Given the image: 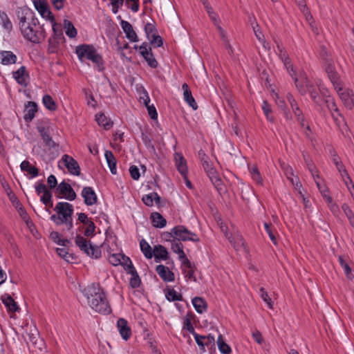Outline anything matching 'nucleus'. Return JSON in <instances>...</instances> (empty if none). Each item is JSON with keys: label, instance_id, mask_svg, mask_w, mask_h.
<instances>
[{"label": "nucleus", "instance_id": "obj_52", "mask_svg": "<svg viewBox=\"0 0 354 354\" xmlns=\"http://www.w3.org/2000/svg\"><path fill=\"white\" fill-rule=\"evenodd\" d=\"M183 328L192 333L194 336V334H197L195 333L194 328L192 324L191 318L189 317V314H187L184 319Z\"/></svg>", "mask_w": 354, "mask_h": 354}, {"label": "nucleus", "instance_id": "obj_20", "mask_svg": "<svg viewBox=\"0 0 354 354\" xmlns=\"http://www.w3.org/2000/svg\"><path fill=\"white\" fill-rule=\"evenodd\" d=\"M251 26L252 28L254 34L258 41L262 44L263 48L266 51H269L270 50V46L269 44L266 41L264 35L263 34L259 24L257 23H251Z\"/></svg>", "mask_w": 354, "mask_h": 354}, {"label": "nucleus", "instance_id": "obj_17", "mask_svg": "<svg viewBox=\"0 0 354 354\" xmlns=\"http://www.w3.org/2000/svg\"><path fill=\"white\" fill-rule=\"evenodd\" d=\"M82 196L86 205L91 206L97 203V196L93 189L91 187H84L82 191Z\"/></svg>", "mask_w": 354, "mask_h": 354}, {"label": "nucleus", "instance_id": "obj_9", "mask_svg": "<svg viewBox=\"0 0 354 354\" xmlns=\"http://www.w3.org/2000/svg\"><path fill=\"white\" fill-rule=\"evenodd\" d=\"M55 193L57 194V198H64L65 199L71 201H74L77 196L71 186L64 181L58 185L56 188Z\"/></svg>", "mask_w": 354, "mask_h": 354}, {"label": "nucleus", "instance_id": "obj_29", "mask_svg": "<svg viewBox=\"0 0 354 354\" xmlns=\"http://www.w3.org/2000/svg\"><path fill=\"white\" fill-rule=\"evenodd\" d=\"M153 256L155 257V261L159 262L160 260L167 259L168 252L164 246L157 245L154 246Z\"/></svg>", "mask_w": 354, "mask_h": 354}, {"label": "nucleus", "instance_id": "obj_27", "mask_svg": "<svg viewBox=\"0 0 354 354\" xmlns=\"http://www.w3.org/2000/svg\"><path fill=\"white\" fill-rule=\"evenodd\" d=\"M183 90V96L185 101L193 108V109L196 110L198 108L197 104L192 95V92L188 86V85L185 83L182 86Z\"/></svg>", "mask_w": 354, "mask_h": 354}, {"label": "nucleus", "instance_id": "obj_7", "mask_svg": "<svg viewBox=\"0 0 354 354\" xmlns=\"http://www.w3.org/2000/svg\"><path fill=\"white\" fill-rule=\"evenodd\" d=\"M194 339L203 352L212 353L215 351V337L214 335L211 334L208 335L194 334Z\"/></svg>", "mask_w": 354, "mask_h": 354}, {"label": "nucleus", "instance_id": "obj_63", "mask_svg": "<svg viewBox=\"0 0 354 354\" xmlns=\"http://www.w3.org/2000/svg\"><path fill=\"white\" fill-rule=\"evenodd\" d=\"M210 180L214 184V185L215 186L218 191L222 189V181L218 175L212 176V178H210Z\"/></svg>", "mask_w": 354, "mask_h": 354}, {"label": "nucleus", "instance_id": "obj_32", "mask_svg": "<svg viewBox=\"0 0 354 354\" xmlns=\"http://www.w3.org/2000/svg\"><path fill=\"white\" fill-rule=\"evenodd\" d=\"M142 202L148 207H151L155 201L157 205L160 203V197L156 192H151L142 196Z\"/></svg>", "mask_w": 354, "mask_h": 354}, {"label": "nucleus", "instance_id": "obj_22", "mask_svg": "<svg viewBox=\"0 0 354 354\" xmlns=\"http://www.w3.org/2000/svg\"><path fill=\"white\" fill-rule=\"evenodd\" d=\"M37 130L47 147L49 148H55L57 147V145L53 140L50 136L48 128L46 129L44 126H38Z\"/></svg>", "mask_w": 354, "mask_h": 354}, {"label": "nucleus", "instance_id": "obj_40", "mask_svg": "<svg viewBox=\"0 0 354 354\" xmlns=\"http://www.w3.org/2000/svg\"><path fill=\"white\" fill-rule=\"evenodd\" d=\"M21 169L24 171L28 172L32 177L38 176L39 170L35 167L31 166L29 161L24 160L20 165Z\"/></svg>", "mask_w": 354, "mask_h": 354}, {"label": "nucleus", "instance_id": "obj_46", "mask_svg": "<svg viewBox=\"0 0 354 354\" xmlns=\"http://www.w3.org/2000/svg\"><path fill=\"white\" fill-rule=\"evenodd\" d=\"M43 103L44 106L50 111H55L57 109V105L55 101L53 100L51 96L49 95H45L43 97Z\"/></svg>", "mask_w": 354, "mask_h": 354}, {"label": "nucleus", "instance_id": "obj_5", "mask_svg": "<svg viewBox=\"0 0 354 354\" xmlns=\"http://www.w3.org/2000/svg\"><path fill=\"white\" fill-rule=\"evenodd\" d=\"M75 244L80 249L91 257L97 259L101 257V250L96 245H93L82 236L78 234L75 237Z\"/></svg>", "mask_w": 354, "mask_h": 354}, {"label": "nucleus", "instance_id": "obj_39", "mask_svg": "<svg viewBox=\"0 0 354 354\" xmlns=\"http://www.w3.org/2000/svg\"><path fill=\"white\" fill-rule=\"evenodd\" d=\"M227 239L236 250H240L245 245V241L243 240V238L240 234H236L234 237L231 236L230 237H227Z\"/></svg>", "mask_w": 354, "mask_h": 354}, {"label": "nucleus", "instance_id": "obj_45", "mask_svg": "<svg viewBox=\"0 0 354 354\" xmlns=\"http://www.w3.org/2000/svg\"><path fill=\"white\" fill-rule=\"evenodd\" d=\"M216 344L221 353L229 354L231 352L230 346L225 343L221 335H218Z\"/></svg>", "mask_w": 354, "mask_h": 354}, {"label": "nucleus", "instance_id": "obj_59", "mask_svg": "<svg viewBox=\"0 0 354 354\" xmlns=\"http://www.w3.org/2000/svg\"><path fill=\"white\" fill-rule=\"evenodd\" d=\"M145 32H146V35H147V37L148 39H151V37L153 35H156V28L151 23H147L145 25Z\"/></svg>", "mask_w": 354, "mask_h": 354}, {"label": "nucleus", "instance_id": "obj_16", "mask_svg": "<svg viewBox=\"0 0 354 354\" xmlns=\"http://www.w3.org/2000/svg\"><path fill=\"white\" fill-rule=\"evenodd\" d=\"M183 244L181 242L176 240H174L171 243V250L174 252L178 254L179 259L183 261V264L187 268H190L191 263L189 259L186 257L185 252L183 250Z\"/></svg>", "mask_w": 354, "mask_h": 354}, {"label": "nucleus", "instance_id": "obj_18", "mask_svg": "<svg viewBox=\"0 0 354 354\" xmlns=\"http://www.w3.org/2000/svg\"><path fill=\"white\" fill-rule=\"evenodd\" d=\"M127 260L129 261V265L127 266V268H125V270H127L128 273L131 274V275L129 281L130 286L133 288H138L140 286L141 283L140 279L137 273V271L133 267L130 259L127 258Z\"/></svg>", "mask_w": 354, "mask_h": 354}, {"label": "nucleus", "instance_id": "obj_41", "mask_svg": "<svg viewBox=\"0 0 354 354\" xmlns=\"http://www.w3.org/2000/svg\"><path fill=\"white\" fill-rule=\"evenodd\" d=\"M64 27L65 29V33L68 37L74 38L76 37L77 30L71 21L65 19L64 21Z\"/></svg>", "mask_w": 354, "mask_h": 354}, {"label": "nucleus", "instance_id": "obj_42", "mask_svg": "<svg viewBox=\"0 0 354 354\" xmlns=\"http://www.w3.org/2000/svg\"><path fill=\"white\" fill-rule=\"evenodd\" d=\"M140 250L147 259H151L153 257V250H152L150 245L145 240L142 239L140 242Z\"/></svg>", "mask_w": 354, "mask_h": 354}, {"label": "nucleus", "instance_id": "obj_64", "mask_svg": "<svg viewBox=\"0 0 354 354\" xmlns=\"http://www.w3.org/2000/svg\"><path fill=\"white\" fill-rule=\"evenodd\" d=\"M50 199H52V194L51 192L48 189L46 190L43 195L41 196V201L44 204L50 203Z\"/></svg>", "mask_w": 354, "mask_h": 354}, {"label": "nucleus", "instance_id": "obj_53", "mask_svg": "<svg viewBox=\"0 0 354 354\" xmlns=\"http://www.w3.org/2000/svg\"><path fill=\"white\" fill-rule=\"evenodd\" d=\"M260 292H261V299L268 304V307L271 309L273 308V304L272 299L270 298V297L268 295V292L266 291L264 288H260Z\"/></svg>", "mask_w": 354, "mask_h": 354}, {"label": "nucleus", "instance_id": "obj_62", "mask_svg": "<svg viewBox=\"0 0 354 354\" xmlns=\"http://www.w3.org/2000/svg\"><path fill=\"white\" fill-rule=\"evenodd\" d=\"M329 153L331 156L332 161L335 165V166L339 165V163H342L340 158L338 156L336 151L333 148H331L329 150Z\"/></svg>", "mask_w": 354, "mask_h": 354}, {"label": "nucleus", "instance_id": "obj_23", "mask_svg": "<svg viewBox=\"0 0 354 354\" xmlns=\"http://www.w3.org/2000/svg\"><path fill=\"white\" fill-rule=\"evenodd\" d=\"M156 271L163 281H174V274L167 267L163 265H158L156 268Z\"/></svg>", "mask_w": 354, "mask_h": 354}, {"label": "nucleus", "instance_id": "obj_36", "mask_svg": "<svg viewBox=\"0 0 354 354\" xmlns=\"http://www.w3.org/2000/svg\"><path fill=\"white\" fill-rule=\"evenodd\" d=\"M176 165L178 171L183 176H186L187 173V168L185 158L180 154L177 153L175 156Z\"/></svg>", "mask_w": 354, "mask_h": 354}, {"label": "nucleus", "instance_id": "obj_25", "mask_svg": "<svg viewBox=\"0 0 354 354\" xmlns=\"http://www.w3.org/2000/svg\"><path fill=\"white\" fill-rule=\"evenodd\" d=\"M120 25H121V27H122L123 31L126 34V37L131 41L135 42L138 40V36H137L136 32L134 31V30L133 29L131 24L129 22L124 21V20H122L120 22Z\"/></svg>", "mask_w": 354, "mask_h": 354}, {"label": "nucleus", "instance_id": "obj_56", "mask_svg": "<svg viewBox=\"0 0 354 354\" xmlns=\"http://www.w3.org/2000/svg\"><path fill=\"white\" fill-rule=\"evenodd\" d=\"M281 167L288 179L295 176L292 168L288 164L282 162L281 163Z\"/></svg>", "mask_w": 354, "mask_h": 354}, {"label": "nucleus", "instance_id": "obj_10", "mask_svg": "<svg viewBox=\"0 0 354 354\" xmlns=\"http://www.w3.org/2000/svg\"><path fill=\"white\" fill-rule=\"evenodd\" d=\"M28 348L32 353H39L44 352L46 350V344L41 338L38 335L34 336L33 335L30 337L29 342H28Z\"/></svg>", "mask_w": 354, "mask_h": 354}, {"label": "nucleus", "instance_id": "obj_19", "mask_svg": "<svg viewBox=\"0 0 354 354\" xmlns=\"http://www.w3.org/2000/svg\"><path fill=\"white\" fill-rule=\"evenodd\" d=\"M12 75L19 84L23 86L28 85L27 80L29 78V75L24 66H21L17 71H14Z\"/></svg>", "mask_w": 354, "mask_h": 354}, {"label": "nucleus", "instance_id": "obj_31", "mask_svg": "<svg viewBox=\"0 0 354 354\" xmlns=\"http://www.w3.org/2000/svg\"><path fill=\"white\" fill-rule=\"evenodd\" d=\"M151 223L153 227L162 228L167 225L166 219L158 212H153L150 216Z\"/></svg>", "mask_w": 354, "mask_h": 354}, {"label": "nucleus", "instance_id": "obj_50", "mask_svg": "<svg viewBox=\"0 0 354 354\" xmlns=\"http://www.w3.org/2000/svg\"><path fill=\"white\" fill-rule=\"evenodd\" d=\"M27 16L28 17V18H26V21L28 24H30V26H34V27H39L38 19L34 17L33 14L30 10H26L24 17Z\"/></svg>", "mask_w": 354, "mask_h": 354}, {"label": "nucleus", "instance_id": "obj_11", "mask_svg": "<svg viewBox=\"0 0 354 354\" xmlns=\"http://www.w3.org/2000/svg\"><path fill=\"white\" fill-rule=\"evenodd\" d=\"M54 35L48 40V50L50 53H55L57 51L59 46L64 41V37L62 32H57L55 28H53Z\"/></svg>", "mask_w": 354, "mask_h": 354}, {"label": "nucleus", "instance_id": "obj_12", "mask_svg": "<svg viewBox=\"0 0 354 354\" xmlns=\"http://www.w3.org/2000/svg\"><path fill=\"white\" fill-rule=\"evenodd\" d=\"M77 216L78 221L86 226L84 232V236L87 237L93 236L95 230V223L84 213H78Z\"/></svg>", "mask_w": 354, "mask_h": 354}, {"label": "nucleus", "instance_id": "obj_49", "mask_svg": "<svg viewBox=\"0 0 354 354\" xmlns=\"http://www.w3.org/2000/svg\"><path fill=\"white\" fill-rule=\"evenodd\" d=\"M303 156H304V161L308 167V169L309 171L311 173L313 178H319V175L315 174V166L312 162L310 158L307 155H306L304 153L303 154Z\"/></svg>", "mask_w": 354, "mask_h": 354}, {"label": "nucleus", "instance_id": "obj_48", "mask_svg": "<svg viewBox=\"0 0 354 354\" xmlns=\"http://www.w3.org/2000/svg\"><path fill=\"white\" fill-rule=\"evenodd\" d=\"M145 95L147 99L145 100L144 102L147 107L149 115H150L151 119L155 120L158 117V113L156 112V108L154 107L153 105H151V106L148 105V103L149 102V97L147 92H145Z\"/></svg>", "mask_w": 354, "mask_h": 354}, {"label": "nucleus", "instance_id": "obj_2", "mask_svg": "<svg viewBox=\"0 0 354 354\" xmlns=\"http://www.w3.org/2000/svg\"><path fill=\"white\" fill-rule=\"evenodd\" d=\"M88 304L96 312L109 314L111 310L104 292L97 286H92L88 289Z\"/></svg>", "mask_w": 354, "mask_h": 354}, {"label": "nucleus", "instance_id": "obj_21", "mask_svg": "<svg viewBox=\"0 0 354 354\" xmlns=\"http://www.w3.org/2000/svg\"><path fill=\"white\" fill-rule=\"evenodd\" d=\"M117 326L122 337L127 340L131 335V330L128 326L127 321L123 318H120L118 320Z\"/></svg>", "mask_w": 354, "mask_h": 354}, {"label": "nucleus", "instance_id": "obj_55", "mask_svg": "<svg viewBox=\"0 0 354 354\" xmlns=\"http://www.w3.org/2000/svg\"><path fill=\"white\" fill-rule=\"evenodd\" d=\"M262 109L266 115L267 119L270 121H273V117L270 115L271 113V107L270 105L268 103L267 101H263L262 104Z\"/></svg>", "mask_w": 354, "mask_h": 354}, {"label": "nucleus", "instance_id": "obj_1", "mask_svg": "<svg viewBox=\"0 0 354 354\" xmlns=\"http://www.w3.org/2000/svg\"><path fill=\"white\" fill-rule=\"evenodd\" d=\"M54 211L56 214L50 216V220L57 225H64L68 230H71L73 227V205L67 202H59L56 204Z\"/></svg>", "mask_w": 354, "mask_h": 354}, {"label": "nucleus", "instance_id": "obj_60", "mask_svg": "<svg viewBox=\"0 0 354 354\" xmlns=\"http://www.w3.org/2000/svg\"><path fill=\"white\" fill-rule=\"evenodd\" d=\"M150 43L156 47H160L162 45V39L160 36L153 35L151 37V39H149Z\"/></svg>", "mask_w": 354, "mask_h": 354}, {"label": "nucleus", "instance_id": "obj_51", "mask_svg": "<svg viewBox=\"0 0 354 354\" xmlns=\"http://www.w3.org/2000/svg\"><path fill=\"white\" fill-rule=\"evenodd\" d=\"M0 19L1 21L2 25L5 29L7 30H10L12 28V23L8 17L7 15L4 12L0 13Z\"/></svg>", "mask_w": 354, "mask_h": 354}, {"label": "nucleus", "instance_id": "obj_38", "mask_svg": "<svg viewBox=\"0 0 354 354\" xmlns=\"http://www.w3.org/2000/svg\"><path fill=\"white\" fill-rule=\"evenodd\" d=\"M105 158L106 160L108 166L110 169L111 172L113 174H116V160L113 156V153L111 151H106L104 153Z\"/></svg>", "mask_w": 354, "mask_h": 354}, {"label": "nucleus", "instance_id": "obj_57", "mask_svg": "<svg viewBox=\"0 0 354 354\" xmlns=\"http://www.w3.org/2000/svg\"><path fill=\"white\" fill-rule=\"evenodd\" d=\"M251 175L254 180L259 184H262L263 179L260 175L258 168L256 166L252 167Z\"/></svg>", "mask_w": 354, "mask_h": 354}, {"label": "nucleus", "instance_id": "obj_28", "mask_svg": "<svg viewBox=\"0 0 354 354\" xmlns=\"http://www.w3.org/2000/svg\"><path fill=\"white\" fill-rule=\"evenodd\" d=\"M37 111V106L34 102H28L25 108V114L24 116L26 122H30L35 117V113Z\"/></svg>", "mask_w": 354, "mask_h": 354}, {"label": "nucleus", "instance_id": "obj_47", "mask_svg": "<svg viewBox=\"0 0 354 354\" xmlns=\"http://www.w3.org/2000/svg\"><path fill=\"white\" fill-rule=\"evenodd\" d=\"M165 295L166 298L170 301H181L183 299L182 295L174 289H169Z\"/></svg>", "mask_w": 354, "mask_h": 354}, {"label": "nucleus", "instance_id": "obj_44", "mask_svg": "<svg viewBox=\"0 0 354 354\" xmlns=\"http://www.w3.org/2000/svg\"><path fill=\"white\" fill-rule=\"evenodd\" d=\"M96 121L100 126H102L105 129H109L113 124V122L108 119L104 114L100 113L96 115Z\"/></svg>", "mask_w": 354, "mask_h": 354}, {"label": "nucleus", "instance_id": "obj_15", "mask_svg": "<svg viewBox=\"0 0 354 354\" xmlns=\"http://www.w3.org/2000/svg\"><path fill=\"white\" fill-rule=\"evenodd\" d=\"M62 159L68 171L71 174L75 176H79L80 174V167L77 162L73 157L67 154H64Z\"/></svg>", "mask_w": 354, "mask_h": 354}, {"label": "nucleus", "instance_id": "obj_33", "mask_svg": "<svg viewBox=\"0 0 354 354\" xmlns=\"http://www.w3.org/2000/svg\"><path fill=\"white\" fill-rule=\"evenodd\" d=\"M128 257L121 254H113L109 258V261L113 266H118L119 264H124V268H127L129 265V261L127 260Z\"/></svg>", "mask_w": 354, "mask_h": 354}, {"label": "nucleus", "instance_id": "obj_4", "mask_svg": "<svg viewBox=\"0 0 354 354\" xmlns=\"http://www.w3.org/2000/svg\"><path fill=\"white\" fill-rule=\"evenodd\" d=\"M26 18L28 17H21L19 19V26L24 36L33 43H39L44 39V34L41 27H34L27 24Z\"/></svg>", "mask_w": 354, "mask_h": 354}, {"label": "nucleus", "instance_id": "obj_26", "mask_svg": "<svg viewBox=\"0 0 354 354\" xmlns=\"http://www.w3.org/2000/svg\"><path fill=\"white\" fill-rule=\"evenodd\" d=\"M34 5L37 10L44 18L53 20L51 12L48 10L46 4L39 0H34Z\"/></svg>", "mask_w": 354, "mask_h": 354}, {"label": "nucleus", "instance_id": "obj_13", "mask_svg": "<svg viewBox=\"0 0 354 354\" xmlns=\"http://www.w3.org/2000/svg\"><path fill=\"white\" fill-rule=\"evenodd\" d=\"M335 86L344 105L348 109H352L354 106V95L353 92L348 90H343L341 87H338L337 85Z\"/></svg>", "mask_w": 354, "mask_h": 354}, {"label": "nucleus", "instance_id": "obj_58", "mask_svg": "<svg viewBox=\"0 0 354 354\" xmlns=\"http://www.w3.org/2000/svg\"><path fill=\"white\" fill-rule=\"evenodd\" d=\"M264 227H265V230H266V232L268 233L271 241L274 245H277V239H276V236H275L272 230L271 229V225L268 223H265Z\"/></svg>", "mask_w": 354, "mask_h": 354}, {"label": "nucleus", "instance_id": "obj_37", "mask_svg": "<svg viewBox=\"0 0 354 354\" xmlns=\"http://www.w3.org/2000/svg\"><path fill=\"white\" fill-rule=\"evenodd\" d=\"M279 56L283 62L286 69L290 73V75L292 77L295 76V73L293 70L292 66L290 64L289 56L286 50H281V53H279Z\"/></svg>", "mask_w": 354, "mask_h": 354}, {"label": "nucleus", "instance_id": "obj_34", "mask_svg": "<svg viewBox=\"0 0 354 354\" xmlns=\"http://www.w3.org/2000/svg\"><path fill=\"white\" fill-rule=\"evenodd\" d=\"M2 302L10 312H16L19 307L15 300L8 295H4L1 297Z\"/></svg>", "mask_w": 354, "mask_h": 354}, {"label": "nucleus", "instance_id": "obj_24", "mask_svg": "<svg viewBox=\"0 0 354 354\" xmlns=\"http://www.w3.org/2000/svg\"><path fill=\"white\" fill-rule=\"evenodd\" d=\"M324 66L326 72L328 74V77L330 78L333 84L335 85L338 80V77L335 69V66L333 65V60L331 59L326 58V61L324 62Z\"/></svg>", "mask_w": 354, "mask_h": 354}, {"label": "nucleus", "instance_id": "obj_61", "mask_svg": "<svg viewBox=\"0 0 354 354\" xmlns=\"http://www.w3.org/2000/svg\"><path fill=\"white\" fill-rule=\"evenodd\" d=\"M129 173H130L131 177L133 180H138L140 176L139 169L136 165H131L129 167Z\"/></svg>", "mask_w": 354, "mask_h": 354}, {"label": "nucleus", "instance_id": "obj_30", "mask_svg": "<svg viewBox=\"0 0 354 354\" xmlns=\"http://www.w3.org/2000/svg\"><path fill=\"white\" fill-rule=\"evenodd\" d=\"M1 63L3 65L13 64L17 62V56L11 51H1L0 53Z\"/></svg>", "mask_w": 354, "mask_h": 354}, {"label": "nucleus", "instance_id": "obj_8", "mask_svg": "<svg viewBox=\"0 0 354 354\" xmlns=\"http://www.w3.org/2000/svg\"><path fill=\"white\" fill-rule=\"evenodd\" d=\"M305 83L308 89L307 92L310 94L311 99L317 104L321 105L322 97L326 95L324 88H320L317 84L313 83L308 79H306Z\"/></svg>", "mask_w": 354, "mask_h": 354}, {"label": "nucleus", "instance_id": "obj_35", "mask_svg": "<svg viewBox=\"0 0 354 354\" xmlns=\"http://www.w3.org/2000/svg\"><path fill=\"white\" fill-rule=\"evenodd\" d=\"M192 304L198 313H203L207 308V302L202 297H196L192 299Z\"/></svg>", "mask_w": 354, "mask_h": 354}, {"label": "nucleus", "instance_id": "obj_3", "mask_svg": "<svg viewBox=\"0 0 354 354\" xmlns=\"http://www.w3.org/2000/svg\"><path fill=\"white\" fill-rule=\"evenodd\" d=\"M75 53L81 62H84V59H88L95 64L99 71L104 70L102 57L93 45H80L76 47Z\"/></svg>", "mask_w": 354, "mask_h": 354}, {"label": "nucleus", "instance_id": "obj_14", "mask_svg": "<svg viewBox=\"0 0 354 354\" xmlns=\"http://www.w3.org/2000/svg\"><path fill=\"white\" fill-rule=\"evenodd\" d=\"M147 46L148 44L147 43H143L139 46L140 53L145 58L150 67L156 68L158 66V62L151 53V49L149 48V50H148Z\"/></svg>", "mask_w": 354, "mask_h": 354}, {"label": "nucleus", "instance_id": "obj_54", "mask_svg": "<svg viewBox=\"0 0 354 354\" xmlns=\"http://www.w3.org/2000/svg\"><path fill=\"white\" fill-rule=\"evenodd\" d=\"M325 102L326 104L327 108L329 109L330 113L334 111L337 113V115H339V110L332 98H330V97L328 96V98L325 99Z\"/></svg>", "mask_w": 354, "mask_h": 354}, {"label": "nucleus", "instance_id": "obj_43", "mask_svg": "<svg viewBox=\"0 0 354 354\" xmlns=\"http://www.w3.org/2000/svg\"><path fill=\"white\" fill-rule=\"evenodd\" d=\"M308 79L306 77H300L297 78L294 77L295 83L298 91L301 95H305L307 93V88L306 87L305 80Z\"/></svg>", "mask_w": 354, "mask_h": 354}, {"label": "nucleus", "instance_id": "obj_6", "mask_svg": "<svg viewBox=\"0 0 354 354\" xmlns=\"http://www.w3.org/2000/svg\"><path fill=\"white\" fill-rule=\"evenodd\" d=\"M174 234V239L178 241H192L193 242H198L200 241L197 235L188 230L183 225H177L172 229Z\"/></svg>", "mask_w": 354, "mask_h": 354}]
</instances>
